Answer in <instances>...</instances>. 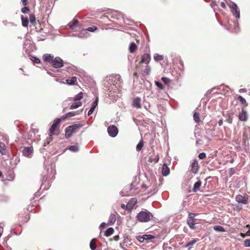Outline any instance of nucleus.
Returning a JSON list of instances; mask_svg holds the SVG:
<instances>
[{"mask_svg": "<svg viewBox=\"0 0 250 250\" xmlns=\"http://www.w3.org/2000/svg\"><path fill=\"white\" fill-rule=\"evenodd\" d=\"M122 79L120 75L109 78L104 83L105 87L108 88L106 91H113L114 93L119 92V89L122 86Z\"/></svg>", "mask_w": 250, "mask_h": 250, "instance_id": "obj_1", "label": "nucleus"}, {"mask_svg": "<svg viewBox=\"0 0 250 250\" xmlns=\"http://www.w3.org/2000/svg\"><path fill=\"white\" fill-rule=\"evenodd\" d=\"M152 217V214L146 209L140 211L136 216L137 220L139 222L142 223H146L149 222Z\"/></svg>", "mask_w": 250, "mask_h": 250, "instance_id": "obj_2", "label": "nucleus"}, {"mask_svg": "<svg viewBox=\"0 0 250 250\" xmlns=\"http://www.w3.org/2000/svg\"><path fill=\"white\" fill-rule=\"evenodd\" d=\"M63 60L59 57L54 58L53 60L50 62V64L52 67L55 68H60L64 65Z\"/></svg>", "mask_w": 250, "mask_h": 250, "instance_id": "obj_3", "label": "nucleus"}, {"mask_svg": "<svg viewBox=\"0 0 250 250\" xmlns=\"http://www.w3.org/2000/svg\"><path fill=\"white\" fill-rule=\"evenodd\" d=\"M229 7L233 16L236 19H239L240 17V10L237 4L233 2H231Z\"/></svg>", "mask_w": 250, "mask_h": 250, "instance_id": "obj_4", "label": "nucleus"}, {"mask_svg": "<svg viewBox=\"0 0 250 250\" xmlns=\"http://www.w3.org/2000/svg\"><path fill=\"white\" fill-rule=\"evenodd\" d=\"M196 214L189 212L188 213V217L187 219V224H188L189 227L191 229H194L195 228V216Z\"/></svg>", "mask_w": 250, "mask_h": 250, "instance_id": "obj_5", "label": "nucleus"}, {"mask_svg": "<svg viewBox=\"0 0 250 250\" xmlns=\"http://www.w3.org/2000/svg\"><path fill=\"white\" fill-rule=\"evenodd\" d=\"M22 155L28 158L32 157L33 154V148L32 146L24 147L22 150Z\"/></svg>", "mask_w": 250, "mask_h": 250, "instance_id": "obj_6", "label": "nucleus"}, {"mask_svg": "<svg viewBox=\"0 0 250 250\" xmlns=\"http://www.w3.org/2000/svg\"><path fill=\"white\" fill-rule=\"evenodd\" d=\"M107 132L111 137H115L118 133V129L114 125H109L107 128Z\"/></svg>", "mask_w": 250, "mask_h": 250, "instance_id": "obj_7", "label": "nucleus"}, {"mask_svg": "<svg viewBox=\"0 0 250 250\" xmlns=\"http://www.w3.org/2000/svg\"><path fill=\"white\" fill-rule=\"evenodd\" d=\"M62 120V119L61 117L60 118H57L53 121V124L51 125L49 129L51 135L54 134V131L58 128V126Z\"/></svg>", "mask_w": 250, "mask_h": 250, "instance_id": "obj_8", "label": "nucleus"}, {"mask_svg": "<svg viewBox=\"0 0 250 250\" xmlns=\"http://www.w3.org/2000/svg\"><path fill=\"white\" fill-rule=\"evenodd\" d=\"M236 201L239 203H242L243 204H247L248 203V196H243L239 194L236 195L235 198Z\"/></svg>", "mask_w": 250, "mask_h": 250, "instance_id": "obj_9", "label": "nucleus"}, {"mask_svg": "<svg viewBox=\"0 0 250 250\" xmlns=\"http://www.w3.org/2000/svg\"><path fill=\"white\" fill-rule=\"evenodd\" d=\"M136 203L137 199L135 198H132L125 205V210L128 211L132 210Z\"/></svg>", "mask_w": 250, "mask_h": 250, "instance_id": "obj_10", "label": "nucleus"}, {"mask_svg": "<svg viewBox=\"0 0 250 250\" xmlns=\"http://www.w3.org/2000/svg\"><path fill=\"white\" fill-rule=\"evenodd\" d=\"M190 167L191 171L193 173H197L199 168L198 163L197 160L194 159L192 160Z\"/></svg>", "mask_w": 250, "mask_h": 250, "instance_id": "obj_11", "label": "nucleus"}, {"mask_svg": "<svg viewBox=\"0 0 250 250\" xmlns=\"http://www.w3.org/2000/svg\"><path fill=\"white\" fill-rule=\"evenodd\" d=\"M72 36L79 38H86L89 36V34L85 29H83L79 34H73Z\"/></svg>", "mask_w": 250, "mask_h": 250, "instance_id": "obj_12", "label": "nucleus"}, {"mask_svg": "<svg viewBox=\"0 0 250 250\" xmlns=\"http://www.w3.org/2000/svg\"><path fill=\"white\" fill-rule=\"evenodd\" d=\"M98 98L97 97L96 98L95 100L94 101V102H93L91 108L88 111V113H87L88 116H90V115H91L93 113V111H94L96 107L98 105Z\"/></svg>", "mask_w": 250, "mask_h": 250, "instance_id": "obj_13", "label": "nucleus"}, {"mask_svg": "<svg viewBox=\"0 0 250 250\" xmlns=\"http://www.w3.org/2000/svg\"><path fill=\"white\" fill-rule=\"evenodd\" d=\"M150 56L148 53H145L142 56V59L141 61V63H148L150 60Z\"/></svg>", "mask_w": 250, "mask_h": 250, "instance_id": "obj_14", "label": "nucleus"}, {"mask_svg": "<svg viewBox=\"0 0 250 250\" xmlns=\"http://www.w3.org/2000/svg\"><path fill=\"white\" fill-rule=\"evenodd\" d=\"M132 106L137 108H140L141 107V98L139 97L135 98L133 101Z\"/></svg>", "mask_w": 250, "mask_h": 250, "instance_id": "obj_15", "label": "nucleus"}, {"mask_svg": "<svg viewBox=\"0 0 250 250\" xmlns=\"http://www.w3.org/2000/svg\"><path fill=\"white\" fill-rule=\"evenodd\" d=\"M170 172V169L166 164L164 163L162 167V173L164 176H167Z\"/></svg>", "mask_w": 250, "mask_h": 250, "instance_id": "obj_16", "label": "nucleus"}, {"mask_svg": "<svg viewBox=\"0 0 250 250\" xmlns=\"http://www.w3.org/2000/svg\"><path fill=\"white\" fill-rule=\"evenodd\" d=\"M43 60L45 62H48L50 63V62L54 59V56L50 54H45L43 56Z\"/></svg>", "mask_w": 250, "mask_h": 250, "instance_id": "obj_17", "label": "nucleus"}, {"mask_svg": "<svg viewBox=\"0 0 250 250\" xmlns=\"http://www.w3.org/2000/svg\"><path fill=\"white\" fill-rule=\"evenodd\" d=\"M239 119L241 121H246L247 120V113L242 109L241 113L239 116Z\"/></svg>", "mask_w": 250, "mask_h": 250, "instance_id": "obj_18", "label": "nucleus"}, {"mask_svg": "<svg viewBox=\"0 0 250 250\" xmlns=\"http://www.w3.org/2000/svg\"><path fill=\"white\" fill-rule=\"evenodd\" d=\"M116 220V218L115 217V215L112 213H111L109 217L108 220V225L112 226L114 225L115 221Z\"/></svg>", "mask_w": 250, "mask_h": 250, "instance_id": "obj_19", "label": "nucleus"}, {"mask_svg": "<svg viewBox=\"0 0 250 250\" xmlns=\"http://www.w3.org/2000/svg\"><path fill=\"white\" fill-rule=\"evenodd\" d=\"M202 182L200 180L197 181L193 186L192 191L194 192H196L199 190V188L201 186Z\"/></svg>", "mask_w": 250, "mask_h": 250, "instance_id": "obj_20", "label": "nucleus"}, {"mask_svg": "<svg viewBox=\"0 0 250 250\" xmlns=\"http://www.w3.org/2000/svg\"><path fill=\"white\" fill-rule=\"evenodd\" d=\"M83 125L81 124H74L71 125H69V128L71 129L72 132H75L78 129L81 128Z\"/></svg>", "mask_w": 250, "mask_h": 250, "instance_id": "obj_21", "label": "nucleus"}, {"mask_svg": "<svg viewBox=\"0 0 250 250\" xmlns=\"http://www.w3.org/2000/svg\"><path fill=\"white\" fill-rule=\"evenodd\" d=\"M66 149L72 152H77L79 150V147L78 145L70 146H67Z\"/></svg>", "mask_w": 250, "mask_h": 250, "instance_id": "obj_22", "label": "nucleus"}, {"mask_svg": "<svg viewBox=\"0 0 250 250\" xmlns=\"http://www.w3.org/2000/svg\"><path fill=\"white\" fill-rule=\"evenodd\" d=\"M21 20L22 26L24 27H27L29 23V20L28 18L24 17L23 15H21Z\"/></svg>", "mask_w": 250, "mask_h": 250, "instance_id": "obj_23", "label": "nucleus"}, {"mask_svg": "<svg viewBox=\"0 0 250 250\" xmlns=\"http://www.w3.org/2000/svg\"><path fill=\"white\" fill-rule=\"evenodd\" d=\"M77 81V77L75 76L72 77L71 79L66 80V83L68 85H73L75 84Z\"/></svg>", "mask_w": 250, "mask_h": 250, "instance_id": "obj_24", "label": "nucleus"}, {"mask_svg": "<svg viewBox=\"0 0 250 250\" xmlns=\"http://www.w3.org/2000/svg\"><path fill=\"white\" fill-rule=\"evenodd\" d=\"M20 162V159L18 157L12 158L11 160L10 165L12 167H16V165Z\"/></svg>", "mask_w": 250, "mask_h": 250, "instance_id": "obj_25", "label": "nucleus"}, {"mask_svg": "<svg viewBox=\"0 0 250 250\" xmlns=\"http://www.w3.org/2000/svg\"><path fill=\"white\" fill-rule=\"evenodd\" d=\"M114 231V229L113 228H109L107 229L104 232V235L108 237L111 235Z\"/></svg>", "mask_w": 250, "mask_h": 250, "instance_id": "obj_26", "label": "nucleus"}, {"mask_svg": "<svg viewBox=\"0 0 250 250\" xmlns=\"http://www.w3.org/2000/svg\"><path fill=\"white\" fill-rule=\"evenodd\" d=\"M73 132L71 129L69 128V126L65 129V136L66 138H69Z\"/></svg>", "mask_w": 250, "mask_h": 250, "instance_id": "obj_27", "label": "nucleus"}, {"mask_svg": "<svg viewBox=\"0 0 250 250\" xmlns=\"http://www.w3.org/2000/svg\"><path fill=\"white\" fill-rule=\"evenodd\" d=\"M75 115V114L74 112H69L62 117V121H63L66 119L69 118L72 116H74Z\"/></svg>", "mask_w": 250, "mask_h": 250, "instance_id": "obj_28", "label": "nucleus"}, {"mask_svg": "<svg viewBox=\"0 0 250 250\" xmlns=\"http://www.w3.org/2000/svg\"><path fill=\"white\" fill-rule=\"evenodd\" d=\"M198 239H194L189 242L188 243L187 245L186 246V248H188V250L190 249L191 247L193 246L198 240Z\"/></svg>", "mask_w": 250, "mask_h": 250, "instance_id": "obj_29", "label": "nucleus"}, {"mask_svg": "<svg viewBox=\"0 0 250 250\" xmlns=\"http://www.w3.org/2000/svg\"><path fill=\"white\" fill-rule=\"evenodd\" d=\"M83 92H80L73 97V101H78L81 100L83 98Z\"/></svg>", "mask_w": 250, "mask_h": 250, "instance_id": "obj_30", "label": "nucleus"}, {"mask_svg": "<svg viewBox=\"0 0 250 250\" xmlns=\"http://www.w3.org/2000/svg\"><path fill=\"white\" fill-rule=\"evenodd\" d=\"M78 23V21L77 19H74L72 21L70 22L68 24L69 27L71 29H73L74 27Z\"/></svg>", "mask_w": 250, "mask_h": 250, "instance_id": "obj_31", "label": "nucleus"}, {"mask_svg": "<svg viewBox=\"0 0 250 250\" xmlns=\"http://www.w3.org/2000/svg\"><path fill=\"white\" fill-rule=\"evenodd\" d=\"M82 103L81 102H77L72 104L70 106L71 109H74L78 108L79 107L82 106Z\"/></svg>", "mask_w": 250, "mask_h": 250, "instance_id": "obj_32", "label": "nucleus"}, {"mask_svg": "<svg viewBox=\"0 0 250 250\" xmlns=\"http://www.w3.org/2000/svg\"><path fill=\"white\" fill-rule=\"evenodd\" d=\"M143 237L146 239V240L147 241V242L151 241L152 239L155 238V236L151 234H144L143 235Z\"/></svg>", "mask_w": 250, "mask_h": 250, "instance_id": "obj_33", "label": "nucleus"}, {"mask_svg": "<svg viewBox=\"0 0 250 250\" xmlns=\"http://www.w3.org/2000/svg\"><path fill=\"white\" fill-rule=\"evenodd\" d=\"M0 153L2 155L6 154L5 145L2 142H0Z\"/></svg>", "mask_w": 250, "mask_h": 250, "instance_id": "obj_34", "label": "nucleus"}, {"mask_svg": "<svg viewBox=\"0 0 250 250\" xmlns=\"http://www.w3.org/2000/svg\"><path fill=\"white\" fill-rule=\"evenodd\" d=\"M137 48V45L134 42H132L129 45V50L130 53H133Z\"/></svg>", "mask_w": 250, "mask_h": 250, "instance_id": "obj_35", "label": "nucleus"}, {"mask_svg": "<svg viewBox=\"0 0 250 250\" xmlns=\"http://www.w3.org/2000/svg\"><path fill=\"white\" fill-rule=\"evenodd\" d=\"M96 238H93L90 242V248L91 250H96V246L95 244Z\"/></svg>", "mask_w": 250, "mask_h": 250, "instance_id": "obj_36", "label": "nucleus"}, {"mask_svg": "<svg viewBox=\"0 0 250 250\" xmlns=\"http://www.w3.org/2000/svg\"><path fill=\"white\" fill-rule=\"evenodd\" d=\"M214 229L218 232H224L225 231L224 228L221 226L217 225L213 227Z\"/></svg>", "mask_w": 250, "mask_h": 250, "instance_id": "obj_37", "label": "nucleus"}, {"mask_svg": "<svg viewBox=\"0 0 250 250\" xmlns=\"http://www.w3.org/2000/svg\"><path fill=\"white\" fill-rule=\"evenodd\" d=\"M154 59L156 62L161 61L164 59V56L163 55L158 54H155L154 55Z\"/></svg>", "mask_w": 250, "mask_h": 250, "instance_id": "obj_38", "label": "nucleus"}, {"mask_svg": "<svg viewBox=\"0 0 250 250\" xmlns=\"http://www.w3.org/2000/svg\"><path fill=\"white\" fill-rule=\"evenodd\" d=\"M144 146L143 140H141L136 146V150L138 151H140Z\"/></svg>", "mask_w": 250, "mask_h": 250, "instance_id": "obj_39", "label": "nucleus"}, {"mask_svg": "<svg viewBox=\"0 0 250 250\" xmlns=\"http://www.w3.org/2000/svg\"><path fill=\"white\" fill-rule=\"evenodd\" d=\"M114 13H115V14L114 15H115L116 16L115 18L116 19L119 20L121 18H123V14L122 13H121V12L116 11Z\"/></svg>", "mask_w": 250, "mask_h": 250, "instance_id": "obj_40", "label": "nucleus"}, {"mask_svg": "<svg viewBox=\"0 0 250 250\" xmlns=\"http://www.w3.org/2000/svg\"><path fill=\"white\" fill-rule=\"evenodd\" d=\"M193 118L195 122L199 123L200 121L199 114L196 112H195L193 115Z\"/></svg>", "mask_w": 250, "mask_h": 250, "instance_id": "obj_41", "label": "nucleus"}, {"mask_svg": "<svg viewBox=\"0 0 250 250\" xmlns=\"http://www.w3.org/2000/svg\"><path fill=\"white\" fill-rule=\"evenodd\" d=\"M155 85L158 87V88L160 90H163L164 89V86L163 84L160 82L159 81H155Z\"/></svg>", "mask_w": 250, "mask_h": 250, "instance_id": "obj_42", "label": "nucleus"}, {"mask_svg": "<svg viewBox=\"0 0 250 250\" xmlns=\"http://www.w3.org/2000/svg\"><path fill=\"white\" fill-rule=\"evenodd\" d=\"M30 59L32 61L35 62L36 63H38V64L40 63V60L38 57H37L36 56H30Z\"/></svg>", "mask_w": 250, "mask_h": 250, "instance_id": "obj_43", "label": "nucleus"}, {"mask_svg": "<svg viewBox=\"0 0 250 250\" xmlns=\"http://www.w3.org/2000/svg\"><path fill=\"white\" fill-rule=\"evenodd\" d=\"M161 80L165 84H168L171 82V80L165 77H162Z\"/></svg>", "mask_w": 250, "mask_h": 250, "instance_id": "obj_44", "label": "nucleus"}, {"mask_svg": "<svg viewBox=\"0 0 250 250\" xmlns=\"http://www.w3.org/2000/svg\"><path fill=\"white\" fill-rule=\"evenodd\" d=\"M85 29L86 30L87 32L88 31L89 32H93L95 31L97 29V28L95 26H91V27H89L88 28H86Z\"/></svg>", "mask_w": 250, "mask_h": 250, "instance_id": "obj_45", "label": "nucleus"}, {"mask_svg": "<svg viewBox=\"0 0 250 250\" xmlns=\"http://www.w3.org/2000/svg\"><path fill=\"white\" fill-rule=\"evenodd\" d=\"M30 21L31 23H32L34 25L36 23V18L33 15H31L30 16Z\"/></svg>", "mask_w": 250, "mask_h": 250, "instance_id": "obj_46", "label": "nucleus"}, {"mask_svg": "<svg viewBox=\"0 0 250 250\" xmlns=\"http://www.w3.org/2000/svg\"><path fill=\"white\" fill-rule=\"evenodd\" d=\"M29 8L26 6H25L23 8L21 9V12L23 14L28 13V12H29Z\"/></svg>", "mask_w": 250, "mask_h": 250, "instance_id": "obj_47", "label": "nucleus"}, {"mask_svg": "<svg viewBox=\"0 0 250 250\" xmlns=\"http://www.w3.org/2000/svg\"><path fill=\"white\" fill-rule=\"evenodd\" d=\"M238 100L242 104H245L246 103V100L241 96H239V97H238Z\"/></svg>", "mask_w": 250, "mask_h": 250, "instance_id": "obj_48", "label": "nucleus"}, {"mask_svg": "<svg viewBox=\"0 0 250 250\" xmlns=\"http://www.w3.org/2000/svg\"><path fill=\"white\" fill-rule=\"evenodd\" d=\"M235 172V169L233 167L232 168H230L229 169V175L230 177L232 176L234 174Z\"/></svg>", "mask_w": 250, "mask_h": 250, "instance_id": "obj_49", "label": "nucleus"}, {"mask_svg": "<svg viewBox=\"0 0 250 250\" xmlns=\"http://www.w3.org/2000/svg\"><path fill=\"white\" fill-rule=\"evenodd\" d=\"M137 239L140 241V242H143L145 240H146V239L143 237V235H139L137 236L136 237Z\"/></svg>", "mask_w": 250, "mask_h": 250, "instance_id": "obj_50", "label": "nucleus"}, {"mask_svg": "<svg viewBox=\"0 0 250 250\" xmlns=\"http://www.w3.org/2000/svg\"><path fill=\"white\" fill-rule=\"evenodd\" d=\"M206 157V154L205 152H201L199 154L198 158L200 159H204Z\"/></svg>", "mask_w": 250, "mask_h": 250, "instance_id": "obj_51", "label": "nucleus"}, {"mask_svg": "<svg viewBox=\"0 0 250 250\" xmlns=\"http://www.w3.org/2000/svg\"><path fill=\"white\" fill-rule=\"evenodd\" d=\"M244 245L246 247H250V239H247L244 241Z\"/></svg>", "mask_w": 250, "mask_h": 250, "instance_id": "obj_52", "label": "nucleus"}, {"mask_svg": "<svg viewBox=\"0 0 250 250\" xmlns=\"http://www.w3.org/2000/svg\"><path fill=\"white\" fill-rule=\"evenodd\" d=\"M66 68L68 70L72 69V70H75L76 69V67L72 64H70L68 66H67Z\"/></svg>", "mask_w": 250, "mask_h": 250, "instance_id": "obj_53", "label": "nucleus"}, {"mask_svg": "<svg viewBox=\"0 0 250 250\" xmlns=\"http://www.w3.org/2000/svg\"><path fill=\"white\" fill-rule=\"evenodd\" d=\"M146 73V74H149L150 72V67L148 65H147L145 70Z\"/></svg>", "mask_w": 250, "mask_h": 250, "instance_id": "obj_54", "label": "nucleus"}, {"mask_svg": "<svg viewBox=\"0 0 250 250\" xmlns=\"http://www.w3.org/2000/svg\"><path fill=\"white\" fill-rule=\"evenodd\" d=\"M45 40V37L44 36H43V37H41V36H38L37 37V40L38 41H43Z\"/></svg>", "mask_w": 250, "mask_h": 250, "instance_id": "obj_55", "label": "nucleus"}, {"mask_svg": "<svg viewBox=\"0 0 250 250\" xmlns=\"http://www.w3.org/2000/svg\"><path fill=\"white\" fill-rule=\"evenodd\" d=\"M106 226V224L104 222H103L101 224V225L99 226V228L100 229H102L103 228H104Z\"/></svg>", "mask_w": 250, "mask_h": 250, "instance_id": "obj_56", "label": "nucleus"}, {"mask_svg": "<svg viewBox=\"0 0 250 250\" xmlns=\"http://www.w3.org/2000/svg\"><path fill=\"white\" fill-rule=\"evenodd\" d=\"M21 2L24 6L27 4V0H21Z\"/></svg>", "mask_w": 250, "mask_h": 250, "instance_id": "obj_57", "label": "nucleus"}, {"mask_svg": "<svg viewBox=\"0 0 250 250\" xmlns=\"http://www.w3.org/2000/svg\"><path fill=\"white\" fill-rule=\"evenodd\" d=\"M239 92L240 93H244L247 92V89L246 88H241L239 90Z\"/></svg>", "mask_w": 250, "mask_h": 250, "instance_id": "obj_58", "label": "nucleus"}, {"mask_svg": "<svg viewBox=\"0 0 250 250\" xmlns=\"http://www.w3.org/2000/svg\"><path fill=\"white\" fill-rule=\"evenodd\" d=\"M113 239L115 241H116L119 240V235H116V236H114L113 237Z\"/></svg>", "mask_w": 250, "mask_h": 250, "instance_id": "obj_59", "label": "nucleus"}, {"mask_svg": "<svg viewBox=\"0 0 250 250\" xmlns=\"http://www.w3.org/2000/svg\"><path fill=\"white\" fill-rule=\"evenodd\" d=\"M223 122L222 120H219L218 123V125L219 126H222L223 125Z\"/></svg>", "mask_w": 250, "mask_h": 250, "instance_id": "obj_60", "label": "nucleus"}, {"mask_svg": "<svg viewBox=\"0 0 250 250\" xmlns=\"http://www.w3.org/2000/svg\"><path fill=\"white\" fill-rule=\"evenodd\" d=\"M46 70L47 73L48 74H49V75H50L51 76H52V77L54 76V74L52 73H51V72H50L49 70Z\"/></svg>", "mask_w": 250, "mask_h": 250, "instance_id": "obj_61", "label": "nucleus"}, {"mask_svg": "<svg viewBox=\"0 0 250 250\" xmlns=\"http://www.w3.org/2000/svg\"><path fill=\"white\" fill-rule=\"evenodd\" d=\"M221 6L224 8H225L226 7V4L223 1L221 2Z\"/></svg>", "mask_w": 250, "mask_h": 250, "instance_id": "obj_62", "label": "nucleus"}, {"mask_svg": "<svg viewBox=\"0 0 250 250\" xmlns=\"http://www.w3.org/2000/svg\"><path fill=\"white\" fill-rule=\"evenodd\" d=\"M159 156L157 155L156 158H155V159L154 160V161L155 162V163H157L159 161Z\"/></svg>", "mask_w": 250, "mask_h": 250, "instance_id": "obj_63", "label": "nucleus"}, {"mask_svg": "<svg viewBox=\"0 0 250 250\" xmlns=\"http://www.w3.org/2000/svg\"><path fill=\"white\" fill-rule=\"evenodd\" d=\"M245 235L250 236V229H249L246 233Z\"/></svg>", "mask_w": 250, "mask_h": 250, "instance_id": "obj_64", "label": "nucleus"}]
</instances>
